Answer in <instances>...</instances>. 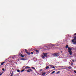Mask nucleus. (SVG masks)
<instances>
[{
	"instance_id": "1",
	"label": "nucleus",
	"mask_w": 76,
	"mask_h": 76,
	"mask_svg": "<svg viewBox=\"0 0 76 76\" xmlns=\"http://www.w3.org/2000/svg\"><path fill=\"white\" fill-rule=\"evenodd\" d=\"M47 48L46 49V50H50V49H53L54 48V45L53 44H48L47 45Z\"/></svg>"
},
{
	"instance_id": "2",
	"label": "nucleus",
	"mask_w": 76,
	"mask_h": 76,
	"mask_svg": "<svg viewBox=\"0 0 76 76\" xmlns=\"http://www.w3.org/2000/svg\"><path fill=\"white\" fill-rule=\"evenodd\" d=\"M43 55H42V58H43V59H45V57H47V53H43Z\"/></svg>"
},
{
	"instance_id": "3",
	"label": "nucleus",
	"mask_w": 76,
	"mask_h": 76,
	"mask_svg": "<svg viewBox=\"0 0 76 76\" xmlns=\"http://www.w3.org/2000/svg\"><path fill=\"white\" fill-rule=\"evenodd\" d=\"M68 50H69L68 52L69 53L70 55H72V53L73 52L72 51V50H71V48H70V47H68Z\"/></svg>"
},
{
	"instance_id": "4",
	"label": "nucleus",
	"mask_w": 76,
	"mask_h": 76,
	"mask_svg": "<svg viewBox=\"0 0 76 76\" xmlns=\"http://www.w3.org/2000/svg\"><path fill=\"white\" fill-rule=\"evenodd\" d=\"M25 51L26 53V54H28V56H29L30 55V54H31V53H28V52H27V50L25 49Z\"/></svg>"
},
{
	"instance_id": "5",
	"label": "nucleus",
	"mask_w": 76,
	"mask_h": 76,
	"mask_svg": "<svg viewBox=\"0 0 76 76\" xmlns=\"http://www.w3.org/2000/svg\"><path fill=\"white\" fill-rule=\"evenodd\" d=\"M54 56L55 57H58V54L57 53H55L54 54Z\"/></svg>"
},
{
	"instance_id": "6",
	"label": "nucleus",
	"mask_w": 76,
	"mask_h": 76,
	"mask_svg": "<svg viewBox=\"0 0 76 76\" xmlns=\"http://www.w3.org/2000/svg\"><path fill=\"white\" fill-rule=\"evenodd\" d=\"M74 39H73L72 40V42H74V41L76 40V37L75 36V37H74Z\"/></svg>"
},
{
	"instance_id": "7",
	"label": "nucleus",
	"mask_w": 76,
	"mask_h": 76,
	"mask_svg": "<svg viewBox=\"0 0 76 76\" xmlns=\"http://www.w3.org/2000/svg\"><path fill=\"white\" fill-rule=\"evenodd\" d=\"M29 68H30V67L28 66H26L25 67V69H29Z\"/></svg>"
},
{
	"instance_id": "8",
	"label": "nucleus",
	"mask_w": 76,
	"mask_h": 76,
	"mask_svg": "<svg viewBox=\"0 0 76 76\" xmlns=\"http://www.w3.org/2000/svg\"><path fill=\"white\" fill-rule=\"evenodd\" d=\"M34 50L35 51L36 53H39V50Z\"/></svg>"
},
{
	"instance_id": "9",
	"label": "nucleus",
	"mask_w": 76,
	"mask_h": 76,
	"mask_svg": "<svg viewBox=\"0 0 76 76\" xmlns=\"http://www.w3.org/2000/svg\"><path fill=\"white\" fill-rule=\"evenodd\" d=\"M68 68L69 69H72V67L71 66H69L68 67Z\"/></svg>"
},
{
	"instance_id": "10",
	"label": "nucleus",
	"mask_w": 76,
	"mask_h": 76,
	"mask_svg": "<svg viewBox=\"0 0 76 76\" xmlns=\"http://www.w3.org/2000/svg\"><path fill=\"white\" fill-rule=\"evenodd\" d=\"M74 44H76V41H75V40H74V42H72Z\"/></svg>"
},
{
	"instance_id": "11",
	"label": "nucleus",
	"mask_w": 76,
	"mask_h": 76,
	"mask_svg": "<svg viewBox=\"0 0 76 76\" xmlns=\"http://www.w3.org/2000/svg\"><path fill=\"white\" fill-rule=\"evenodd\" d=\"M13 71L12 72L11 75L10 76H13Z\"/></svg>"
},
{
	"instance_id": "12",
	"label": "nucleus",
	"mask_w": 76,
	"mask_h": 76,
	"mask_svg": "<svg viewBox=\"0 0 76 76\" xmlns=\"http://www.w3.org/2000/svg\"><path fill=\"white\" fill-rule=\"evenodd\" d=\"M69 47V45H66L65 46L66 48H67Z\"/></svg>"
},
{
	"instance_id": "13",
	"label": "nucleus",
	"mask_w": 76,
	"mask_h": 76,
	"mask_svg": "<svg viewBox=\"0 0 76 76\" xmlns=\"http://www.w3.org/2000/svg\"><path fill=\"white\" fill-rule=\"evenodd\" d=\"M21 60H24V61L26 60V59L24 58H21Z\"/></svg>"
},
{
	"instance_id": "14",
	"label": "nucleus",
	"mask_w": 76,
	"mask_h": 76,
	"mask_svg": "<svg viewBox=\"0 0 76 76\" xmlns=\"http://www.w3.org/2000/svg\"><path fill=\"white\" fill-rule=\"evenodd\" d=\"M12 58H13V59H14V58H15V56H12Z\"/></svg>"
},
{
	"instance_id": "15",
	"label": "nucleus",
	"mask_w": 76,
	"mask_h": 76,
	"mask_svg": "<svg viewBox=\"0 0 76 76\" xmlns=\"http://www.w3.org/2000/svg\"><path fill=\"white\" fill-rule=\"evenodd\" d=\"M21 57H23H23H24V56H23L22 54H21Z\"/></svg>"
},
{
	"instance_id": "16",
	"label": "nucleus",
	"mask_w": 76,
	"mask_h": 76,
	"mask_svg": "<svg viewBox=\"0 0 76 76\" xmlns=\"http://www.w3.org/2000/svg\"><path fill=\"white\" fill-rule=\"evenodd\" d=\"M48 68H49V66H47L46 67V69H48Z\"/></svg>"
},
{
	"instance_id": "17",
	"label": "nucleus",
	"mask_w": 76,
	"mask_h": 76,
	"mask_svg": "<svg viewBox=\"0 0 76 76\" xmlns=\"http://www.w3.org/2000/svg\"><path fill=\"white\" fill-rule=\"evenodd\" d=\"M46 74V72H44V73L42 74V75H45Z\"/></svg>"
},
{
	"instance_id": "18",
	"label": "nucleus",
	"mask_w": 76,
	"mask_h": 76,
	"mask_svg": "<svg viewBox=\"0 0 76 76\" xmlns=\"http://www.w3.org/2000/svg\"><path fill=\"white\" fill-rule=\"evenodd\" d=\"M55 73V71H53L52 73H51V74H53V73Z\"/></svg>"
},
{
	"instance_id": "19",
	"label": "nucleus",
	"mask_w": 76,
	"mask_h": 76,
	"mask_svg": "<svg viewBox=\"0 0 76 76\" xmlns=\"http://www.w3.org/2000/svg\"><path fill=\"white\" fill-rule=\"evenodd\" d=\"M29 70L30 71H31V72H33V70H32L31 69H29Z\"/></svg>"
},
{
	"instance_id": "20",
	"label": "nucleus",
	"mask_w": 76,
	"mask_h": 76,
	"mask_svg": "<svg viewBox=\"0 0 76 76\" xmlns=\"http://www.w3.org/2000/svg\"><path fill=\"white\" fill-rule=\"evenodd\" d=\"M31 68H32L33 69H34V70H35V68L34 67H31Z\"/></svg>"
},
{
	"instance_id": "21",
	"label": "nucleus",
	"mask_w": 76,
	"mask_h": 76,
	"mask_svg": "<svg viewBox=\"0 0 76 76\" xmlns=\"http://www.w3.org/2000/svg\"><path fill=\"white\" fill-rule=\"evenodd\" d=\"M17 72H20V70H19V69H18L17 70Z\"/></svg>"
},
{
	"instance_id": "22",
	"label": "nucleus",
	"mask_w": 76,
	"mask_h": 76,
	"mask_svg": "<svg viewBox=\"0 0 76 76\" xmlns=\"http://www.w3.org/2000/svg\"><path fill=\"white\" fill-rule=\"evenodd\" d=\"M27 72H30V70H29V69H28V70H27Z\"/></svg>"
},
{
	"instance_id": "23",
	"label": "nucleus",
	"mask_w": 76,
	"mask_h": 76,
	"mask_svg": "<svg viewBox=\"0 0 76 76\" xmlns=\"http://www.w3.org/2000/svg\"><path fill=\"white\" fill-rule=\"evenodd\" d=\"M72 65H73V63L72 62L71 66H72Z\"/></svg>"
},
{
	"instance_id": "24",
	"label": "nucleus",
	"mask_w": 76,
	"mask_h": 76,
	"mask_svg": "<svg viewBox=\"0 0 76 76\" xmlns=\"http://www.w3.org/2000/svg\"><path fill=\"white\" fill-rule=\"evenodd\" d=\"M2 70H3V71H4V68L2 69Z\"/></svg>"
},
{
	"instance_id": "25",
	"label": "nucleus",
	"mask_w": 76,
	"mask_h": 76,
	"mask_svg": "<svg viewBox=\"0 0 76 76\" xmlns=\"http://www.w3.org/2000/svg\"><path fill=\"white\" fill-rule=\"evenodd\" d=\"M52 69H53H53H55V67H54V66H52Z\"/></svg>"
},
{
	"instance_id": "26",
	"label": "nucleus",
	"mask_w": 76,
	"mask_h": 76,
	"mask_svg": "<svg viewBox=\"0 0 76 76\" xmlns=\"http://www.w3.org/2000/svg\"><path fill=\"white\" fill-rule=\"evenodd\" d=\"M2 75V73H1L0 72V76H1Z\"/></svg>"
},
{
	"instance_id": "27",
	"label": "nucleus",
	"mask_w": 76,
	"mask_h": 76,
	"mask_svg": "<svg viewBox=\"0 0 76 76\" xmlns=\"http://www.w3.org/2000/svg\"><path fill=\"white\" fill-rule=\"evenodd\" d=\"M24 70H25V69H23L22 70H21V72H23V71H24Z\"/></svg>"
},
{
	"instance_id": "28",
	"label": "nucleus",
	"mask_w": 76,
	"mask_h": 76,
	"mask_svg": "<svg viewBox=\"0 0 76 76\" xmlns=\"http://www.w3.org/2000/svg\"><path fill=\"white\" fill-rule=\"evenodd\" d=\"M3 64L2 63H1V65L0 66H2L3 65Z\"/></svg>"
},
{
	"instance_id": "29",
	"label": "nucleus",
	"mask_w": 76,
	"mask_h": 76,
	"mask_svg": "<svg viewBox=\"0 0 76 76\" xmlns=\"http://www.w3.org/2000/svg\"><path fill=\"white\" fill-rule=\"evenodd\" d=\"M31 53L32 54H34V52H31Z\"/></svg>"
},
{
	"instance_id": "30",
	"label": "nucleus",
	"mask_w": 76,
	"mask_h": 76,
	"mask_svg": "<svg viewBox=\"0 0 76 76\" xmlns=\"http://www.w3.org/2000/svg\"><path fill=\"white\" fill-rule=\"evenodd\" d=\"M74 73H75L76 74V71L74 70Z\"/></svg>"
},
{
	"instance_id": "31",
	"label": "nucleus",
	"mask_w": 76,
	"mask_h": 76,
	"mask_svg": "<svg viewBox=\"0 0 76 76\" xmlns=\"http://www.w3.org/2000/svg\"><path fill=\"white\" fill-rule=\"evenodd\" d=\"M72 61H73V62H75V60H72Z\"/></svg>"
},
{
	"instance_id": "32",
	"label": "nucleus",
	"mask_w": 76,
	"mask_h": 76,
	"mask_svg": "<svg viewBox=\"0 0 76 76\" xmlns=\"http://www.w3.org/2000/svg\"><path fill=\"white\" fill-rule=\"evenodd\" d=\"M60 72L59 71H58L57 72V73L58 74V73H59Z\"/></svg>"
},
{
	"instance_id": "33",
	"label": "nucleus",
	"mask_w": 76,
	"mask_h": 76,
	"mask_svg": "<svg viewBox=\"0 0 76 76\" xmlns=\"http://www.w3.org/2000/svg\"><path fill=\"white\" fill-rule=\"evenodd\" d=\"M4 63H5V62H3L2 63H3V64H4Z\"/></svg>"
},
{
	"instance_id": "34",
	"label": "nucleus",
	"mask_w": 76,
	"mask_h": 76,
	"mask_svg": "<svg viewBox=\"0 0 76 76\" xmlns=\"http://www.w3.org/2000/svg\"><path fill=\"white\" fill-rule=\"evenodd\" d=\"M73 48H71V50H72V49H73Z\"/></svg>"
},
{
	"instance_id": "35",
	"label": "nucleus",
	"mask_w": 76,
	"mask_h": 76,
	"mask_svg": "<svg viewBox=\"0 0 76 76\" xmlns=\"http://www.w3.org/2000/svg\"><path fill=\"white\" fill-rule=\"evenodd\" d=\"M74 35H76V33H75Z\"/></svg>"
},
{
	"instance_id": "36",
	"label": "nucleus",
	"mask_w": 76,
	"mask_h": 76,
	"mask_svg": "<svg viewBox=\"0 0 76 76\" xmlns=\"http://www.w3.org/2000/svg\"><path fill=\"white\" fill-rule=\"evenodd\" d=\"M42 70V69H41V70H40V72H41Z\"/></svg>"
},
{
	"instance_id": "37",
	"label": "nucleus",
	"mask_w": 76,
	"mask_h": 76,
	"mask_svg": "<svg viewBox=\"0 0 76 76\" xmlns=\"http://www.w3.org/2000/svg\"><path fill=\"white\" fill-rule=\"evenodd\" d=\"M25 67V66H24V67H23V68Z\"/></svg>"
},
{
	"instance_id": "38",
	"label": "nucleus",
	"mask_w": 76,
	"mask_h": 76,
	"mask_svg": "<svg viewBox=\"0 0 76 76\" xmlns=\"http://www.w3.org/2000/svg\"><path fill=\"white\" fill-rule=\"evenodd\" d=\"M46 75H47V74H46Z\"/></svg>"
},
{
	"instance_id": "39",
	"label": "nucleus",
	"mask_w": 76,
	"mask_h": 76,
	"mask_svg": "<svg viewBox=\"0 0 76 76\" xmlns=\"http://www.w3.org/2000/svg\"><path fill=\"white\" fill-rule=\"evenodd\" d=\"M58 53V54H59V53Z\"/></svg>"
}]
</instances>
